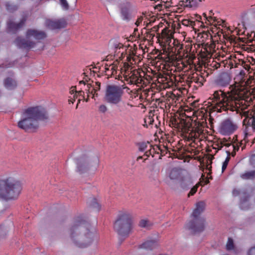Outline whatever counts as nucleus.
Instances as JSON below:
<instances>
[{
  "label": "nucleus",
  "mask_w": 255,
  "mask_h": 255,
  "mask_svg": "<svg viewBox=\"0 0 255 255\" xmlns=\"http://www.w3.org/2000/svg\"><path fill=\"white\" fill-rule=\"evenodd\" d=\"M204 0H195V2H197V3L198 1L202 2V1H203Z\"/></svg>",
  "instance_id": "052dcab7"
},
{
  "label": "nucleus",
  "mask_w": 255,
  "mask_h": 255,
  "mask_svg": "<svg viewBox=\"0 0 255 255\" xmlns=\"http://www.w3.org/2000/svg\"><path fill=\"white\" fill-rule=\"evenodd\" d=\"M179 122L175 121V125L177 128L181 130L185 137L188 140H193L198 139L203 133V126L201 123L198 122L192 126V119L190 117H186L179 119Z\"/></svg>",
  "instance_id": "423d86ee"
},
{
  "label": "nucleus",
  "mask_w": 255,
  "mask_h": 255,
  "mask_svg": "<svg viewBox=\"0 0 255 255\" xmlns=\"http://www.w3.org/2000/svg\"><path fill=\"white\" fill-rule=\"evenodd\" d=\"M246 75V73L244 70H241L238 76L240 77L241 80H243V79L244 78Z\"/></svg>",
  "instance_id": "a18cd8bd"
},
{
  "label": "nucleus",
  "mask_w": 255,
  "mask_h": 255,
  "mask_svg": "<svg viewBox=\"0 0 255 255\" xmlns=\"http://www.w3.org/2000/svg\"><path fill=\"white\" fill-rule=\"evenodd\" d=\"M182 23L183 25L191 27L193 29H195V26L196 25V22L190 19H184L183 20Z\"/></svg>",
  "instance_id": "7c9ffc66"
},
{
  "label": "nucleus",
  "mask_w": 255,
  "mask_h": 255,
  "mask_svg": "<svg viewBox=\"0 0 255 255\" xmlns=\"http://www.w3.org/2000/svg\"><path fill=\"white\" fill-rule=\"evenodd\" d=\"M249 198H250L249 195H248L247 196L246 195V196H245L244 199L242 200L241 203L240 205V207H241V209H244V205L246 203V201H247L248 200Z\"/></svg>",
  "instance_id": "58836bf2"
},
{
  "label": "nucleus",
  "mask_w": 255,
  "mask_h": 255,
  "mask_svg": "<svg viewBox=\"0 0 255 255\" xmlns=\"http://www.w3.org/2000/svg\"><path fill=\"white\" fill-rule=\"evenodd\" d=\"M21 182L13 176L0 179V198L8 201L16 199L22 190Z\"/></svg>",
  "instance_id": "39448f33"
},
{
  "label": "nucleus",
  "mask_w": 255,
  "mask_h": 255,
  "mask_svg": "<svg viewBox=\"0 0 255 255\" xmlns=\"http://www.w3.org/2000/svg\"><path fill=\"white\" fill-rule=\"evenodd\" d=\"M237 126L230 119L224 121L220 126V132L224 135L230 134L237 129Z\"/></svg>",
  "instance_id": "4468645a"
},
{
  "label": "nucleus",
  "mask_w": 255,
  "mask_h": 255,
  "mask_svg": "<svg viewBox=\"0 0 255 255\" xmlns=\"http://www.w3.org/2000/svg\"><path fill=\"white\" fill-rule=\"evenodd\" d=\"M90 205L92 208L95 209L97 211H99L100 209V206L98 203L97 199L95 198L92 199Z\"/></svg>",
  "instance_id": "72a5a7b5"
},
{
  "label": "nucleus",
  "mask_w": 255,
  "mask_h": 255,
  "mask_svg": "<svg viewBox=\"0 0 255 255\" xmlns=\"http://www.w3.org/2000/svg\"><path fill=\"white\" fill-rule=\"evenodd\" d=\"M209 182V180L206 179L204 182V185L207 184Z\"/></svg>",
  "instance_id": "bf43d9fd"
},
{
  "label": "nucleus",
  "mask_w": 255,
  "mask_h": 255,
  "mask_svg": "<svg viewBox=\"0 0 255 255\" xmlns=\"http://www.w3.org/2000/svg\"><path fill=\"white\" fill-rule=\"evenodd\" d=\"M132 6L130 3H124L121 7V13L124 20L128 21L132 18Z\"/></svg>",
  "instance_id": "dca6fc26"
},
{
  "label": "nucleus",
  "mask_w": 255,
  "mask_h": 255,
  "mask_svg": "<svg viewBox=\"0 0 255 255\" xmlns=\"http://www.w3.org/2000/svg\"><path fill=\"white\" fill-rule=\"evenodd\" d=\"M227 156L225 160L223 162L222 167V172H224L225 170L226 169L228 164L229 163V162L231 159L230 156H231V152L230 151H227Z\"/></svg>",
  "instance_id": "473e14b6"
},
{
  "label": "nucleus",
  "mask_w": 255,
  "mask_h": 255,
  "mask_svg": "<svg viewBox=\"0 0 255 255\" xmlns=\"http://www.w3.org/2000/svg\"><path fill=\"white\" fill-rule=\"evenodd\" d=\"M227 64L230 66V68H234V64H236V61H235V58L232 59H231L229 60L228 62H227Z\"/></svg>",
  "instance_id": "c03bdc74"
},
{
  "label": "nucleus",
  "mask_w": 255,
  "mask_h": 255,
  "mask_svg": "<svg viewBox=\"0 0 255 255\" xmlns=\"http://www.w3.org/2000/svg\"><path fill=\"white\" fill-rule=\"evenodd\" d=\"M166 63L168 66L167 70L170 71L171 72L172 71H173V72L176 71L186 72L190 70L192 67V65L188 60L178 61L175 62V63H173V61L171 63Z\"/></svg>",
  "instance_id": "ddd939ff"
},
{
  "label": "nucleus",
  "mask_w": 255,
  "mask_h": 255,
  "mask_svg": "<svg viewBox=\"0 0 255 255\" xmlns=\"http://www.w3.org/2000/svg\"><path fill=\"white\" fill-rule=\"evenodd\" d=\"M69 234L75 245L80 248H87L97 237L95 229L91 228L90 224L81 216L74 218Z\"/></svg>",
  "instance_id": "f03ea898"
},
{
  "label": "nucleus",
  "mask_w": 255,
  "mask_h": 255,
  "mask_svg": "<svg viewBox=\"0 0 255 255\" xmlns=\"http://www.w3.org/2000/svg\"><path fill=\"white\" fill-rule=\"evenodd\" d=\"M248 255H255V246L251 248L248 253Z\"/></svg>",
  "instance_id": "09e8293b"
},
{
  "label": "nucleus",
  "mask_w": 255,
  "mask_h": 255,
  "mask_svg": "<svg viewBox=\"0 0 255 255\" xmlns=\"http://www.w3.org/2000/svg\"><path fill=\"white\" fill-rule=\"evenodd\" d=\"M114 229L120 236L128 237L132 229L131 215L126 211H120L114 223Z\"/></svg>",
  "instance_id": "0eeeda50"
},
{
  "label": "nucleus",
  "mask_w": 255,
  "mask_h": 255,
  "mask_svg": "<svg viewBox=\"0 0 255 255\" xmlns=\"http://www.w3.org/2000/svg\"><path fill=\"white\" fill-rule=\"evenodd\" d=\"M231 81V77L230 75L223 72L220 74L215 80V84L221 87H225L229 85Z\"/></svg>",
  "instance_id": "6ab92c4d"
},
{
  "label": "nucleus",
  "mask_w": 255,
  "mask_h": 255,
  "mask_svg": "<svg viewBox=\"0 0 255 255\" xmlns=\"http://www.w3.org/2000/svg\"><path fill=\"white\" fill-rule=\"evenodd\" d=\"M124 93L123 90L119 86L108 85L105 92V101L109 104L117 105L122 101Z\"/></svg>",
  "instance_id": "9d476101"
},
{
  "label": "nucleus",
  "mask_w": 255,
  "mask_h": 255,
  "mask_svg": "<svg viewBox=\"0 0 255 255\" xmlns=\"http://www.w3.org/2000/svg\"><path fill=\"white\" fill-rule=\"evenodd\" d=\"M179 176V172L177 168L172 169L170 173H169V177L171 179H176L178 178Z\"/></svg>",
  "instance_id": "2f4dec72"
},
{
  "label": "nucleus",
  "mask_w": 255,
  "mask_h": 255,
  "mask_svg": "<svg viewBox=\"0 0 255 255\" xmlns=\"http://www.w3.org/2000/svg\"><path fill=\"white\" fill-rule=\"evenodd\" d=\"M199 19H197L198 22H200V20L202 19V17H201V16H199Z\"/></svg>",
  "instance_id": "e2e57ef3"
},
{
  "label": "nucleus",
  "mask_w": 255,
  "mask_h": 255,
  "mask_svg": "<svg viewBox=\"0 0 255 255\" xmlns=\"http://www.w3.org/2000/svg\"><path fill=\"white\" fill-rule=\"evenodd\" d=\"M99 110L100 112L105 113L107 111V108L105 105H101L99 106Z\"/></svg>",
  "instance_id": "37998d69"
},
{
  "label": "nucleus",
  "mask_w": 255,
  "mask_h": 255,
  "mask_svg": "<svg viewBox=\"0 0 255 255\" xmlns=\"http://www.w3.org/2000/svg\"><path fill=\"white\" fill-rule=\"evenodd\" d=\"M214 13L211 10L209 11V13L208 16L205 13L203 14V16L204 17V19L205 20V23L207 24H216L214 23L217 20L216 17H214L213 15Z\"/></svg>",
  "instance_id": "a878e982"
},
{
  "label": "nucleus",
  "mask_w": 255,
  "mask_h": 255,
  "mask_svg": "<svg viewBox=\"0 0 255 255\" xmlns=\"http://www.w3.org/2000/svg\"><path fill=\"white\" fill-rule=\"evenodd\" d=\"M234 249V244L233 240L231 238H229L226 244V249L228 251L232 250Z\"/></svg>",
  "instance_id": "f704fd0d"
},
{
  "label": "nucleus",
  "mask_w": 255,
  "mask_h": 255,
  "mask_svg": "<svg viewBox=\"0 0 255 255\" xmlns=\"http://www.w3.org/2000/svg\"><path fill=\"white\" fill-rule=\"evenodd\" d=\"M141 20L138 19V20L136 21V22H135V24H136L137 26H138V25L139 24V23L141 22Z\"/></svg>",
  "instance_id": "6e6d98bb"
},
{
  "label": "nucleus",
  "mask_w": 255,
  "mask_h": 255,
  "mask_svg": "<svg viewBox=\"0 0 255 255\" xmlns=\"http://www.w3.org/2000/svg\"><path fill=\"white\" fill-rule=\"evenodd\" d=\"M4 85L5 87L9 90L13 89L17 86L16 81L11 78H6L4 81Z\"/></svg>",
  "instance_id": "bb28decb"
},
{
  "label": "nucleus",
  "mask_w": 255,
  "mask_h": 255,
  "mask_svg": "<svg viewBox=\"0 0 255 255\" xmlns=\"http://www.w3.org/2000/svg\"><path fill=\"white\" fill-rule=\"evenodd\" d=\"M159 27L157 26H154L150 29H148L145 33V38L147 40H151L155 36L156 33L158 31Z\"/></svg>",
  "instance_id": "393cba45"
},
{
  "label": "nucleus",
  "mask_w": 255,
  "mask_h": 255,
  "mask_svg": "<svg viewBox=\"0 0 255 255\" xmlns=\"http://www.w3.org/2000/svg\"><path fill=\"white\" fill-rule=\"evenodd\" d=\"M233 195L235 196H238L240 194V190L237 189H234L232 192Z\"/></svg>",
  "instance_id": "3c124183"
},
{
  "label": "nucleus",
  "mask_w": 255,
  "mask_h": 255,
  "mask_svg": "<svg viewBox=\"0 0 255 255\" xmlns=\"http://www.w3.org/2000/svg\"><path fill=\"white\" fill-rule=\"evenodd\" d=\"M251 164L255 167V154L253 155L250 159Z\"/></svg>",
  "instance_id": "8fccbe9b"
},
{
  "label": "nucleus",
  "mask_w": 255,
  "mask_h": 255,
  "mask_svg": "<svg viewBox=\"0 0 255 255\" xmlns=\"http://www.w3.org/2000/svg\"><path fill=\"white\" fill-rule=\"evenodd\" d=\"M147 147V145L145 143H142L139 145V149L140 151H143Z\"/></svg>",
  "instance_id": "de8ad7c7"
},
{
  "label": "nucleus",
  "mask_w": 255,
  "mask_h": 255,
  "mask_svg": "<svg viewBox=\"0 0 255 255\" xmlns=\"http://www.w3.org/2000/svg\"><path fill=\"white\" fill-rule=\"evenodd\" d=\"M155 151L154 148L151 147V145H150V149L145 151L144 155L147 157H149L150 155H152Z\"/></svg>",
  "instance_id": "a19ab883"
},
{
  "label": "nucleus",
  "mask_w": 255,
  "mask_h": 255,
  "mask_svg": "<svg viewBox=\"0 0 255 255\" xmlns=\"http://www.w3.org/2000/svg\"><path fill=\"white\" fill-rule=\"evenodd\" d=\"M239 146H240L238 145L237 144L236 145L233 144L232 147L233 148V150L235 152L238 151L239 149Z\"/></svg>",
  "instance_id": "5fc2aeb1"
},
{
  "label": "nucleus",
  "mask_w": 255,
  "mask_h": 255,
  "mask_svg": "<svg viewBox=\"0 0 255 255\" xmlns=\"http://www.w3.org/2000/svg\"><path fill=\"white\" fill-rule=\"evenodd\" d=\"M78 93L80 96H82V94H84V92L82 91H79Z\"/></svg>",
  "instance_id": "4d7b16f0"
},
{
  "label": "nucleus",
  "mask_w": 255,
  "mask_h": 255,
  "mask_svg": "<svg viewBox=\"0 0 255 255\" xmlns=\"http://www.w3.org/2000/svg\"><path fill=\"white\" fill-rule=\"evenodd\" d=\"M79 83H80V84H83L85 85V81H80Z\"/></svg>",
  "instance_id": "680f3d73"
},
{
  "label": "nucleus",
  "mask_w": 255,
  "mask_h": 255,
  "mask_svg": "<svg viewBox=\"0 0 255 255\" xmlns=\"http://www.w3.org/2000/svg\"><path fill=\"white\" fill-rule=\"evenodd\" d=\"M253 98L254 96L243 89L231 86L227 91L219 90L214 92L210 97L212 101L210 110L218 113L230 111L238 113L242 111L245 117L243 125L246 137L255 131V110L245 111L253 102Z\"/></svg>",
  "instance_id": "f257e3e1"
},
{
  "label": "nucleus",
  "mask_w": 255,
  "mask_h": 255,
  "mask_svg": "<svg viewBox=\"0 0 255 255\" xmlns=\"http://www.w3.org/2000/svg\"><path fill=\"white\" fill-rule=\"evenodd\" d=\"M139 226L141 228L149 229L152 225V223L146 219H141L139 222Z\"/></svg>",
  "instance_id": "c756f323"
},
{
  "label": "nucleus",
  "mask_w": 255,
  "mask_h": 255,
  "mask_svg": "<svg viewBox=\"0 0 255 255\" xmlns=\"http://www.w3.org/2000/svg\"><path fill=\"white\" fill-rule=\"evenodd\" d=\"M78 170L83 173L90 168V160L86 155H83L76 159Z\"/></svg>",
  "instance_id": "2eb2a0df"
},
{
  "label": "nucleus",
  "mask_w": 255,
  "mask_h": 255,
  "mask_svg": "<svg viewBox=\"0 0 255 255\" xmlns=\"http://www.w3.org/2000/svg\"><path fill=\"white\" fill-rule=\"evenodd\" d=\"M251 60H252L253 61H254V62H255V60L254 58H251Z\"/></svg>",
  "instance_id": "338daca9"
},
{
  "label": "nucleus",
  "mask_w": 255,
  "mask_h": 255,
  "mask_svg": "<svg viewBox=\"0 0 255 255\" xmlns=\"http://www.w3.org/2000/svg\"><path fill=\"white\" fill-rule=\"evenodd\" d=\"M161 34L162 40H163L164 43L165 50H166L168 46L172 44L174 38H172L171 35L166 33V30L165 28L162 30Z\"/></svg>",
  "instance_id": "5701e85b"
},
{
  "label": "nucleus",
  "mask_w": 255,
  "mask_h": 255,
  "mask_svg": "<svg viewBox=\"0 0 255 255\" xmlns=\"http://www.w3.org/2000/svg\"><path fill=\"white\" fill-rule=\"evenodd\" d=\"M109 44L111 48H113L115 51V54L118 55L119 53H121V55L119 57V58L120 59V60H122L125 57L126 55V54H125L124 51H121V49H124L123 44L119 42L116 39H111L109 42Z\"/></svg>",
  "instance_id": "f3484780"
},
{
  "label": "nucleus",
  "mask_w": 255,
  "mask_h": 255,
  "mask_svg": "<svg viewBox=\"0 0 255 255\" xmlns=\"http://www.w3.org/2000/svg\"><path fill=\"white\" fill-rule=\"evenodd\" d=\"M5 6L6 9L10 12H12L17 9V7L16 5H13L8 2L5 4Z\"/></svg>",
  "instance_id": "e433bc0d"
},
{
  "label": "nucleus",
  "mask_w": 255,
  "mask_h": 255,
  "mask_svg": "<svg viewBox=\"0 0 255 255\" xmlns=\"http://www.w3.org/2000/svg\"><path fill=\"white\" fill-rule=\"evenodd\" d=\"M239 61H242V59H237L235 57V61H236V64H234V68H237L239 66H241V65L239 63Z\"/></svg>",
  "instance_id": "603ef678"
},
{
  "label": "nucleus",
  "mask_w": 255,
  "mask_h": 255,
  "mask_svg": "<svg viewBox=\"0 0 255 255\" xmlns=\"http://www.w3.org/2000/svg\"><path fill=\"white\" fill-rule=\"evenodd\" d=\"M26 19H22L18 23L9 21L7 23V31L9 33L15 34L24 25Z\"/></svg>",
  "instance_id": "aec40b11"
},
{
  "label": "nucleus",
  "mask_w": 255,
  "mask_h": 255,
  "mask_svg": "<svg viewBox=\"0 0 255 255\" xmlns=\"http://www.w3.org/2000/svg\"><path fill=\"white\" fill-rule=\"evenodd\" d=\"M46 36L44 31L34 29H29L26 32L25 38L17 37L14 40V43L20 48L29 50L33 48L35 45V42L30 40L31 37L39 40L44 39Z\"/></svg>",
  "instance_id": "6e6552de"
},
{
  "label": "nucleus",
  "mask_w": 255,
  "mask_h": 255,
  "mask_svg": "<svg viewBox=\"0 0 255 255\" xmlns=\"http://www.w3.org/2000/svg\"><path fill=\"white\" fill-rule=\"evenodd\" d=\"M120 64V62L117 60L115 61L112 64L108 65L106 64L105 67V72L106 75L108 76H114L117 73V71L118 68V65Z\"/></svg>",
  "instance_id": "412c9836"
},
{
  "label": "nucleus",
  "mask_w": 255,
  "mask_h": 255,
  "mask_svg": "<svg viewBox=\"0 0 255 255\" xmlns=\"http://www.w3.org/2000/svg\"><path fill=\"white\" fill-rule=\"evenodd\" d=\"M204 209V202L203 201L198 202L192 214L193 219L187 224L188 229L191 230L194 234L200 233L205 229V220L204 218L200 217V214L203 212Z\"/></svg>",
  "instance_id": "1a4fd4ad"
},
{
  "label": "nucleus",
  "mask_w": 255,
  "mask_h": 255,
  "mask_svg": "<svg viewBox=\"0 0 255 255\" xmlns=\"http://www.w3.org/2000/svg\"><path fill=\"white\" fill-rule=\"evenodd\" d=\"M208 76L209 73L205 70L199 71L187 76L186 82L189 87L193 82L196 83L198 86L201 87L203 85Z\"/></svg>",
  "instance_id": "f8f14e48"
},
{
  "label": "nucleus",
  "mask_w": 255,
  "mask_h": 255,
  "mask_svg": "<svg viewBox=\"0 0 255 255\" xmlns=\"http://www.w3.org/2000/svg\"><path fill=\"white\" fill-rule=\"evenodd\" d=\"M236 152L233 150V151L232 153H231V155H232V156H234L236 155Z\"/></svg>",
  "instance_id": "13d9d810"
},
{
  "label": "nucleus",
  "mask_w": 255,
  "mask_h": 255,
  "mask_svg": "<svg viewBox=\"0 0 255 255\" xmlns=\"http://www.w3.org/2000/svg\"><path fill=\"white\" fill-rule=\"evenodd\" d=\"M96 165H98V159H96Z\"/></svg>",
  "instance_id": "69168bd1"
},
{
  "label": "nucleus",
  "mask_w": 255,
  "mask_h": 255,
  "mask_svg": "<svg viewBox=\"0 0 255 255\" xmlns=\"http://www.w3.org/2000/svg\"><path fill=\"white\" fill-rule=\"evenodd\" d=\"M48 119V113L41 106L30 107L24 110L17 126L26 132H35L39 128V121Z\"/></svg>",
  "instance_id": "7ed1b4c3"
},
{
  "label": "nucleus",
  "mask_w": 255,
  "mask_h": 255,
  "mask_svg": "<svg viewBox=\"0 0 255 255\" xmlns=\"http://www.w3.org/2000/svg\"><path fill=\"white\" fill-rule=\"evenodd\" d=\"M183 48V44L176 39H173L172 44L167 47L165 51L167 53L166 57H164V60L166 63H171L176 56L180 55Z\"/></svg>",
  "instance_id": "9b49d317"
},
{
  "label": "nucleus",
  "mask_w": 255,
  "mask_h": 255,
  "mask_svg": "<svg viewBox=\"0 0 255 255\" xmlns=\"http://www.w3.org/2000/svg\"><path fill=\"white\" fill-rule=\"evenodd\" d=\"M101 83L99 82H96L95 85L92 86L90 84H87V88L88 89H86L88 91V94H91L93 95V98L95 96H97L98 94L97 92L100 89Z\"/></svg>",
  "instance_id": "b1692460"
},
{
  "label": "nucleus",
  "mask_w": 255,
  "mask_h": 255,
  "mask_svg": "<svg viewBox=\"0 0 255 255\" xmlns=\"http://www.w3.org/2000/svg\"><path fill=\"white\" fill-rule=\"evenodd\" d=\"M60 3L62 6L65 9H68L69 8V5L66 0H60Z\"/></svg>",
  "instance_id": "79ce46f5"
},
{
  "label": "nucleus",
  "mask_w": 255,
  "mask_h": 255,
  "mask_svg": "<svg viewBox=\"0 0 255 255\" xmlns=\"http://www.w3.org/2000/svg\"><path fill=\"white\" fill-rule=\"evenodd\" d=\"M198 187V186L197 185H196L192 187L191 190L190 191L189 193H188V196L189 197L190 196H192L194 194H195L197 191Z\"/></svg>",
  "instance_id": "ea45409f"
},
{
  "label": "nucleus",
  "mask_w": 255,
  "mask_h": 255,
  "mask_svg": "<svg viewBox=\"0 0 255 255\" xmlns=\"http://www.w3.org/2000/svg\"><path fill=\"white\" fill-rule=\"evenodd\" d=\"M182 1L185 2V5L187 6H192L196 3L195 0H182Z\"/></svg>",
  "instance_id": "4c0bfd02"
},
{
  "label": "nucleus",
  "mask_w": 255,
  "mask_h": 255,
  "mask_svg": "<svg viewBox=\"0 0 255 255\" xmlns=\"http://www.w3.org/2000/svg\"><path fill=\"white\" fill-rule=\"evenodd\" d=\"M153 122H154V120L152 118V117L149 116L144 119L145 124L144 125V126H146V127H147V126L148 125H152Z\"/></svg>",
  "instance_id": "c9c22d12"
},
{
  "label": "nucleus",
  "mask_w": 255,
  "mask_h": 255,
  "mask_svg": "<svg viewBox=\"0 0 255 255\" xmlns=\"http://www.w3.org/2000/svg\"><path fill=\"white\" fill-rule=\"evenodd\" d=\"M70 93L71 95H74L75 94H77V92L75 90V87H72L71 89V90L70 91Z\"/></svg>",
  "instance_id": "864d4df0"
},
{
  "label": "nucleus",
  "mask_w": 255,
  "mask_h": 255,
  "mask_svg": "<svg viewBox=\"0 0 255 255\" xmlns=\"http://www.w3.org/2000/svg\"><path fill=\"white\" fill-rule=\"evenodd\" d=\"M240 177L243 180H254L255 179V170L246 171L241 174Z\"/></svg>",
  "instance_id": "cd10ccee"
},
{
  "label": "nucleus",
  "mask_w": 255,
  "mask_h": 255,
  "mask_svg": "<svg viewBox=\"0 0 255 255\" xmlns=\"http://www.w3.org/2000/svg\"><path fill=\"white\" fill-rule=\"evenodd\" d=\"M158 246L156 240H148L139 246V249H144L147 250H152Z\"/></svg>",
  "instance_id": "4be33fe9"
},
{
  "label": "nucleus",
  "mask_w": 255,
  "mask_h": 255,
  "mask_svg": "<svg viewBox=\"0 0 255 255\" xmlns=\"http://www.w3.org/2000/svg\"><path fill=\"white\" fill-rule=\"evenodd\" d=\"M80 102V99L78 100V103L77 104L76 108H77L79 103Z\"/></svg>",
  "instance_id": "0e129e2a"
},
{
  "label": "nucleus",
  "mask_w": 255,
  "mask_h": 255,
  "mask_svg": "<svg viewBox=\"0 0 255 255\" xmlns=\"http://www.w3.org/2000/svg\"><path fill=\"white\" fill-rule=\"evenodd\" d=\"M142 156H139L138 158H137V159H142Z\"/></svg>",
  "instance_id": "774afa93"
},
{
  "label": "nucleus",
  "mask_w": 255,
  "mask_h": 255,
  "mask_svg": "<svg viewBox=\"0 0 255 255\" xmlns=\"http://www.w3.org/2000/svg\"><path fill=\"white\" fill-rule=\"evenodd\" d=\"M45 25L49 29L52 30L58 29L65 27L66 22L62 19L56 20L47 19L45 21Z\"/></svg>",
  "instance_id": "a211bd4d"
},
{
  "label": "nucleus",
  "mask_w": 255,
  "mask_h": 255,
  "mask_svg": "<svg viewBox=\"0 0 255 255\" xmlns=\"http://www.w3.org/2000/svg\"><path fill=\"white\" fill-rule=\"evenodd\" d=\"M137 56L133 51H130L127 56V62H122L120 65L121 73L123 77L118 75V79L122 81H126L128 84L136 85L139 86L143 81L145 73L139 69L131 70V65L136 63Z\"/></svg>",
  "instance_id": "20e7f679"
},
{
  "label": "nucleus",
  "mask_w": 255,
  "mask_h": 255,
  "mask_svg": "<svg viewBox=\"0 0 255 255\" xmlns=\"http://www.w3.org/2000/svg\"><path fill=\"white\" fill-rule=\"evenodd\" d=\"M239 63L244 69H245L248 72H250V69H252L251 67V65H254V64H252L250 60H242V61H239Z\"/></svg>",
  "instance_id": "c85d7f7f"
},
{
  "label": "nucleus",
  "mask_w": 255,
  "mask_h": 255,
  "mask_svg": "<svg viewBox=\"0 0 255 255\" xmlns=\"http://www.w3.org/2000/svg\"><path fill=\"white\" fill-rule=\"evenodd\" d=\"M77 98V96H76V94L73 95L72 97H69V99L68 100V102L69 103L73 104L75 101L76 98Z\"/></svg>",
  "instance_id": "49530a36"
}]
</instances>
